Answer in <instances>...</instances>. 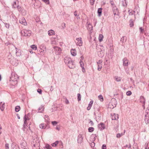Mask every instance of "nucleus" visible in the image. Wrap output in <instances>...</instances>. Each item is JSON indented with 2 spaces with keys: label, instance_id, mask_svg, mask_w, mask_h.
<instances>
[{
  "label": "nucleus",
  "instance_id": "nucleus-7",
  "mask_svg": "<svg viewBox=\"0 0 149 149\" xmlns=\"http://www.w3.org/2000/svg\"><path fill=\"white\" fill-rule=\"evenodd\" d=\"M111 118L112 120H117L118 118V115L115 113H111Z\"/></svg>",
  "mask_w": 149,
  "mask_h": 149
},
{
  "label": "nucleus",
  "instance_id": "nucleus-55",
  "mask_svg": "<svg viewBox=\"0 0 149 149\" xmlns=\"http://www.w3.org/2000/svg\"><path fill=\"white\" fill-rule=\"evenodd\" d=\"M52 124L53 125H55L57 124V123H58V122L56 121H52Z\"/></svg>",
  "mask_w": 149,
  "mask_h": 149
},
{
  "label": "nucleus",
  "instance_id": "nucleus-31",
  "mask_svg": "<svg viewBox=\"0 0 149 149\" xmlns=\"http://www.w3.org/2000/svg\"><path fill=\"white\" fill-rule=\"evenodd\" d=\"M129 15H134L135 11H133L132 9L129 10L128 11Z\"/></svg>",
  "mask_w": 149,
  "mask_h": 149
},
{
  "label": "nucleus",
  "instance_id": "nucleus-2",
  "mask_svg": "<svg viewBox=\"0 0 149 149\" xmlns=\"http://www.w3.org/2000/svg\"><path fill=\"white\" fill-rule=\"evenodd\" d=\"M18 77L17 74H15V73H12L11 74V77H10V81H13L14 82V84L17 83V81L18 80Z\"/></svg>",
  "mask_w": 149,
  "mask_h": 149
},
{
  "label": "nucleus",
  "instance_id": "nucleus-18",
  "mask_svg": "<svg viewBox=\"0 0 149 149\" xmlns=\"http://www.w3.org/2000/svg\"><path fill=\"white\" fill-rule=\"evenodd\" d=\"M89 142L90 144V146L91 147H92V143H93V134L89 138Z\"/></svg>",
  "mask_w": 149,
  "mask_h": 149
},
{
  "label": "nucleus",
  "instance_id": "nucleus-61",
  "mask_svg": "<svg viewBox=\"0 0 149 149\" xmlns=\"http://www.w3.org/2000/svg\"><path fill=\"white\" fill-rule=\"evenodd\" d=\"M90 3L91 5H93V0H90Z\"/></svg>",
  "mask_w": 149,
  "mask_h": 149
},
{
  "label": "nucleus",
  "instance_id": "nucleus-43",
  "mask_svg": "<svg viewBox=\"0 0 149 149\" xmlns=\"http://www.w3.org/2000/svg\"><path fill=\"white\" fill-rule=\"evenodd\" d=\"M11 149H19L18 148L17 146L12 145Z\"/></svg>",
  "mask_w": 149,
  "mask_h": 149
},
{
  "label": "nucleus",
  "instance_id": "nucleus-13",
  "mask_svg": "<svg viewBox=\"0 0 149 149\" xmlns=\"http://www.w3.org/2000/svg\"><path fill=\"white\" fill-rule=\"evenodd\" d=\"M87 29L90 31V33H92L93 32V26L90 23L88 24V25L87 26Z\"/></svg>",
  "mask_w": 149,
  "mask_h": 149
},
{
  "label": "nucleus",
  "instance_id": "nucleus-4",
  "mask_svg": "<svg viewBox=\"0 0 149 149\" xmlns=\"http://www.w3.org/2000/svg\"><path fill=\"white\" fill-rule=\"evenodd\" d=\"M10 62L13 65L17 66L18 64V60L14 58L12 60H10Z\"/></svg>",
  "mask_w": 149,
  "mask_h": 149
},
{
  "label": "nucleus",
  "instance_id": "nucleus-30",
  "mask_svg": "<svg viewBox=\"0 0 149 149\" xmlns=\"http://www.w3.org/2000/svg\"><path fill=\"white\" fill-rule=\"evenodd\" d=\"M98 56L100 57H102L104 56V53L103 51H101L98 53Z\"/></svg>",
  "mask_w": 149,
  "mask_h": 149
},
{
  "label": "nucleus",
  "instance_id": "nucleus-54",
  "mask_svg": "<svg viewBox=\"0 0 149 149\" xmlns=\"http://www.w3.org/2000/svg\"><path fill=\"white\" fill-rule=\"evenodd\" d=\"M37 92L40 94H42V90L39 88H38L37 89Z\"/></svg>",
  "mask_w": 149,
  "mask_h": 149
},
{
  "label": "nucleus",
  "instance_id": "nucleus-27",
  "mask_svg": "<svg viewBox=\"0 0 149 149\" xmlns=\"http://www.w3.org/2000/svg\"><path fill=\"white\" fill-rule=\"evenodd\" d=\"M93 101L92 100H91L90 101V103H89L88 105V107H87V110H89L91 108V107L92 104H93Z\"/></svg>",
  "mask_w": 149,
  "mask_h": 149
},
{
  "label": "nucleus",
  "instance_id": "nucleus-6",
  "mask_svg": "<svg viewBox=\"0 0 149 149\" xmlns=\"http://www.w3.org/2000/svg\"><path fill=\"white\" fill-rule=\"evenodd\" d=\"M67 65L70 68H74L75 67V64L72 60V61H70V62L68 63Z\"/></svg>",
  "mask_w": 149,
  "mask_h": 149
},
{
  "label": "nucleus",
  "instance_id": "nucleus-53",
  "mask_svg": "<svg viewBox=\"0 0 149 149\" xmlns=\"http://www.w3.org/2000/svg\"><path fill=\"white\" fill-rule=\"evenodd\" d=\"M102 60H99L97 62V65L100 64H102Z\"/></svg>",
  "mask_w": 149,
  "mask_h": 149
},
{
  "label": "nucleus",
  "instance_id": "nucleus-33",
  "mask_svg": "<svg viewBox=\"0 0 149 149\" xmlns=\"http://www.w3.org/2000/svg\"><path fill=\"white\" fill-rule=\"evenodd\" d=\"M114 79L116 81L119 82L121 81V78L120 77H118V76H115L114 77Z\"/></svg>",
  "mask_w": 149,
  "mask_h": 149
},
{
  "label": "nucleus",
  "instance_id": "nucleus-64",
  "mask_svg": "<svg viewBox=\"0 0 149 149\" xmlns=\"http://www.w3.org/2000/svg\"><path fill=\"white\" fill-rule=\"evenodd\" d=\"M65 103L66 104H68L69 103V101L67 99H66V100L65 101Z\"/></svg>",
  "mask_w": 149,
  "mask_h": 149
},
{
  "label": "nucleus",
  "instance_id": "nucleus-8",
  "mask_svg": "<svg viewBox=\"0 0 149 149\" xmlns=\"http://www.w3.org/2000/svg\"><path fill=\"white\" fill-rule=\"evenodd\" d=\"M98 127L99 129L100 130H102L105 128V126L104 124L103 123H100L98 124Z\"/></svg>",
  "mask_w": 149,
  "mask_h": 149
},
{
  "label": "nucleus",
  "instance_id": "nucleus-25",
  "mask_svg": "<svg viewBox=\"0 0 149 149\" xmlns=\"http://www.w3.org/2000/svg\"><path fill=\"white\" fill-rule=\"evenodd\" d=\"M13 7L15 8H17L18 9H19V8H20V6L17 5L16 1H14L13 2Z\"/></svg>",
  "mask_w": 149,
  "mask_h": 149
},
{
  "label": "nucleus",
  "instance_id": "nucleus-39",
  "mask_svg": "<svg viewBox=\"0 0 149 149\" xmlns=\"http://www.w3.org/2000/svg\"><path fill=\"white\" fill-rule=\"evenodd\" d=\"M90 36V38H89V40L90 42H92V37L93 36L92 35L91 33H89Z\"/></svg>",
  "mask_w": 149,
  "mask_h": 149
},
{
  "label": "nucleus",
  "instance_id": "nucleus-26",
  "mask_svg": "<svg viewBox=\"0 0 149 149\" xmlns=\"http://www.w3.org/2000/svg\"><path fill=\"white\" fill-rule=\"evenodd\" d=\"M7 58L8 59L9 61L10 62V60H12L14 58L13 56H12L10 53H9L7 56Z\"/></svg>",
  "mask_w": 149,
  "mask_h": 149
},
{
  "label": "nucleus",
  "instance_id": "nucleus-15",
  "mask_svg": "<svg viewBox=\"0 0 149 149\" xmlns=\"http://www.w3.org/2000/svg\"><path fill=\"white\" fill-rule=\"evenodd\" d=\"M64 61L65 64H67L70 61H72V59L70 57L66 56L64 58Z\"/></svg>",
  "mask_w": 149,
  "mask_h": 149
},
{
  "label": "nucleus",
  "instance_id": "nucleus-60",
  "mask_svg": "<svg viewBox=\"0 0 149 149\" xmlns=\"http://www.w3.org/2000/svg\"><path fill=\"white\" fill-rule=\"evenodd\" d=\"M43 51L44 52V51H45L46 52V47L45 46H44V47H43ZM41 52H42V50L41 49Z\"/></svg>",
  "mask_w": 149,
  "mask_h": 149
},
{
  "label": "nucleus",
  "instance_id": "nucleus-62",
  "mask_svg": "<svg viewBox=\"0 0 149 149\" xmlns=\"http://www.w3.org/2000/svg\"><path fill=\"white\" fill-rule=\"evenodd\" d=\"M74 15H75V17H77V18L78 19V15H77V11H75L74 12Z\"/></svg>",
  "mask_w": 149,
  "mask_h": 149
},
{
  "label": "nucleus",
  "instance_id": "nucleus-9",
  "mask_svg": "<svg viewBox=\"0 0 149 149\" xmlns=\"http://www.w3.org/2000/svg\"><path fill=\"white\" fill-rule=\"evenodd\" d=\"M19 22L21 24L24 25L26 26L27 25V23L26 22V20L24 17H22V18L20 19L19 20Z\"/></svg>",
  "mask_w": 149,
  "mask_h": 149
},
{
  "label": "nucleus",
  "instance_id": "nucleus-50",
  "mask_svg": "<svg viewBox=\"0 0 149 149\" xmlns=\"http://www.w3.org/2000/svg\"><path fill=\"white\" fill-rule=\"evenodd\" d=\"M88 131L89 132H92L93 131V127H90L88 129Z\"/></svg>",
  "mask_w": 149,
  "mask_h": 149
},
{
  "label": "nucleus",
  "instance_id": "nucleus-35",
  "mask_svg": "<svg viewBox=\"0 0 149 149\" xmlns=\"http://www.w3.org/2000/svg\"><path fill=\"white\" fill-rule=\"evenodd\" d=\"M103 38V36L102 34H100L99 36V40L100 42L102 41Z\"/></svg>",
  "mask_w": 149,
  "mask_h": 149
},
{
  "label": "nucleus",
  "instance_id": "nucleus-19",
  "mask_svg": "<svg viewBox=\"0 0 149 149\" xmlns=\"http://www.w3.org/2000/svg\"><path fill=\"white\" fill-rule=\"evenodd\" d=\"M5 107V103L2 102L0 103V109L2 111H3Z\"/></svg>",
  "mask_w": 149,
  "mask_h": 149
},
{
  "label": "nucleus",
  "instance_id": "nucleus-16",
  "mask_svg": "<svg viewBox=\"0 0 149 149\" xmlns=\"http://www.w3.org/2000/svg\"><path fill=\"white\" fill-rule=\"evenodd\" d=\"M21 147L22 149H26L28 147L26 143L24 141L21 143Z\"/></svg>",
  "mask_w": 149,
  "mask_h": 149
},
{
  "label": "nucleus",
  "instance_id": "nucleus-32",
  "mask_svg": "<svg viewBox=\"0 0 149 149\" xmlns=\"http://www.w3.org/2000/svg\"><path fill=\"white\" fill-rule=\"evenodd\" d=\"M126 41V38L125 37L123 36L120 39V41L123 43H125Z\"/></svg>",
  "mask_w": 149,
  "mask_h": 149
},
{
  "label": "nucleus",
  "instance_id": "nucleus-58",
  "mask_svg": "<svg viewBox=\"0 0 149 149\" xmlns=\"http://www.w3.org/2000/svg\"><path fill=\"white\" fill-rule=\"evenodd\" d=\"M139 30H140V32L141 33H143V31H144V29H143L142 28V27H140L139 28Z\"/></svg>",
  "mask_w": 149,
  "mask_h": 149
},
{
  "label": "nucleus",
  "instance_id": "nucleus-24",
  "mask_svg": "<svg viewBox=\"0 0 149 149\" xmlns=\"http://www.w3.org/2000/svg\"><path fill=\"white\" fill-rule=\"evenodd\" d=\"M44 107L43 106H41L38 109V112L40 113L44 111Z\"/></svg>",
  "mask_w": 149,
  "mask_h": 149
},
{
  "label": "nucleus",
  "instance_id": "nucleus-5",
  "mask_svg": "<svg viewBox=\"0 0 149 149\" xmlns=\"http://www.w3.org/2000/svg\"><path fill=\"white\" fill-rule=\"evenodd\" d=\"M54 48L56 54L58 55L60 54L61 52V49L60 48L57 47H54Z\"/></svg>",
  "mask_w": 149,
  "mask_h": 149
},
{
  "label": "nucleus",
  "instance_id": "nucleus-51",
  "mask_svg": "<svg viewBox=\"0 0 149 149\" xmlns=\"http://www.w3.org/2000/svg\"><path fill=\"white\" fill-rule=\"evenodd\" d=\"M5 26L6 27V28H7L8 29L9 28V27H10V24H9L7 23H5Z\"/></svg>",
  "mask_w": 149,
  "mask_h": 149
},
{
  "label": "nucleus",
  "instance_id": "nucleus-23",
  "mask_svg": "<svg viewBox=\"0 0 149 149\" xmlns=\"http://www.w3.org/2000/svg\"><path fill=\"white\" fill-rule=\"evenodd\" d=\"M70 52L71 54L73 56H75L77 54L76 51L75 49H72L71 50Z\"/></svg>",
  "mask_w": 149,
  "mask_h": 149
},
{
  "label": "nucleus",
  "instance_id": "nucleus-38",
  "mask_svg": "<svg viewBox=\"0 0 149 149\" xmlns=\"http://www.w3.org/2000/svg\"><path fill=\"white\" fill-rule=\"evenodd\" d=\"M20 106H17L15 108V111L16 112H18L20 110Z\"/></svg>",
  "mask_w": 149,
  "mask_h": 149
},
{
  "label": "nucleus",
  "instance_id": "nucleus-46",
  "mask_svg": "<svg viewBox=\"0 0 149 149\" xmlns=\"http://www.w3.org/2000/svg\"><path fill=\"white\" fill-rule=\"evenodd\" d=\"M40 127L42 129L45 128V126L44 123H42L40 125Z\"/></svg>",
  "mask_w": 149,
  "mask_h": 149
},
{
  "label": "nucleus",
  "instance_id": "nucleus-34",
  "mask_svg": "<svg viewBox=\"0 0 149 149\" xmlns=\"http://www.w3.org/2000/svg\"><path fill=\"white\" fill-rule=\"evenodd\" d=\"M97 13H98V15L99 16H100L101 15V14L102 13V8H98L97 10Z\"/></svg>",
  "mask_w": 149,
  "mask_h": 149
},
{
  "label": "nucleus",
  "instance_id": "nucleus-29",
  "mask_svg": "<svg viewBox=\"0 0 149 149\" xmlns=\"http://www.w3.org/2000/svg\"><path fill=\"white\" fill-rule=\"evenodd\" d=\"M145 101V99L143 96H141L140 97V101L141 102L143 103L144 104Z\"/></svg>",
  "mask_w": 149,
  "mask_h": 149
},
{
  "label": "nucleus",
  "instance_id": "nucleus-1",
  "mask_svg": "<svg viewBox=\"0 0 149 149\" xmlns=\"http://www.w3.org/2000/svg\"><path fill=\"white\" fill-rule=\"evenodd\" d=\"M117 104V102L116 100L114 99H112L111 102L109 104L108 107L110 109H113L116 106Z\"/></svg>",
  "mask_w": 149,
  "mask_h": 149
},
{
  "label": "nucleus",
  "instance_id": "nucleus-36",
  "mask_svg": "<svg viewBox=\"0 0 149 149\" xmlns=\"http://www.w3.org/2000/svg\"><path fill=\"white\" fill-rule=\"evenodd\" d=\"M125 132V130H124V132L123 133H118V134H117L116 135V137L117 138L120 137L121 136H122L124 134Z\"/></svg>",
  "mask_w": 149,
  "mask_h": 149
},
{
  "label": "nucleus",
  "instance_id": "nucleus-20",
  "mask_svg": "<svg viewBox=\"0 0 149 149\" xmlns=\"http://www.w3.org/2000/svg\"><path fill=\"white\" fill-rule=\"evenodd\" d=\"M103 49V47L102 46L99 45L98 46H97L96 47L97 51L98 52H99L101 51H102Z\"/></svg>",
  "mask_w": 149,
  "mask_h": 149
},
{
  "label": "nucleus",
  "instance_id": "nucleus-28",
  "mask_svg": "<svg viewBox=\"0 0 149 149\" xmlns=\"http://www.w3.org/2000/svg\"><path fill=\"white\" fill-rule=\"evenodd\" d=\"M48 34L49 36H51L54 35L55 34V32L52 30H51L48 31Z\"/></svg>",
  "mask_w": 149,
  "mask_h": 149
},
{
  "label": "nucleus",
  "instance_id": "nucleus-10",
  "mask_svg": "<svg viewBox=\"0 0 149 149\" xmlns=\"http://www.w3.org/2000/svg\"><path fill=\"white\" fill-rule=\"evenodd\" d=\"M144 120L146 124H148L149 123V114L148 113L145 114V116Z\"/></svg>",
  "mask_w": 149,
  "mask_h": 149
},
{
  "label": "nucleus",
  "instance_id": "nucleus-42",
  "mask_svg": "<svg viewBox=\"0 0 149 149\" xmlns=\"http://www.w3.org/2000/svg\"><path fill=\"white\" fill-rule=\"evenodd\" d=\"M45 147L47 149H51L52 148L51 146L48 144L46 145Z\"/></svg>",
  "mask_w": 149,
  "mask_h": 149
},
{
  "label": "nucleus",
  "instance_id": "nucleus-44",
  "mask_svg": "<svg viewBox=\"0 0 149 149\" xmlns=\"http://www.w3.org/2000/svg\"><path fill=\"white\" fill-rule=\"evenodd\" d=\"M130 27H132L133 26L134 24H133V22L132 21V19H131L130 20Z\"/></svg>",
  "mask_w": 149,
  "mask_h": 149
},
{
  "label": "nucleus",
  "instance_id": "nucleus-14",
  "mask_svg": "<svg viewBox=\"0 0 149 149\" xmlns=\"http://www.w3.org/2000/svg\"><path fill=\"white\" fill-rule=\"evenodd\" d=\"M24 124L23 126V130H24V131H26V121L27 120V118H26V115H25V116L24 117Z\"/></svg>",
  "mask_w": 149,
  "mask_h": 149
},
{
  "label": "nucleus",
  "instance_id": "nucleus-47",
  "mask_svg": "<svg viewBox=\"0 0 149 149\" xmlns=\"http://www.w3.org/2000/svg\"><path fill=\"white\" fill-rule=\"evenodd\" d=\"M82 140L83 138L81 137H79L78 139V143H81V141H82Z\"/></svg>",
  "mask_w": 149,
  "mask_h": 149
},
{
  "label": "nucleus",
  "instance_id": "nucleus-48",
  "mask_svg": "<svg viewBox=\"0 0 149 149\" xmlns=\"http://www.w3.org/2000/svg\"><path fill=\"white\" fill-rule=\"evenodd\" d=\"M126 95L128 96L132 94V92L130 91H127L126 92Z\"/></svg>",
  "mask_w": 149,
  "mask_h": 149
},
{
  "label": "nucleus",
  "instance_id": "nucleus-3",
  "mask_svg": "<svg viewBox=\"0 0 149 149\" xmlns=\"http://www.w3.org/2000/svg\"><path fill=\"white\" fill-rule=\"evenodd\" d=\"M31 32L30 30L23 29L21 31L22 35L25 36H30L31 35Z\"/></svg>",
  "mask_w": 149,
  "mask_h": 149
},
{
  "label": "nucleus",
  "instance_id": "nucleus-59",
  "mask_svg": "<svg viewBox=\"0 0 149 149\" xmlns=\"http://www.w3.org/2000/svg\"><path fill=\"white\" fill-rule=\"evenodd\" d=\"M102 149H106V146L105 145H103L102 147Z\"/></svg>",
  "mask_w": 149,
  "mask_h": 149
},
{
  "label": "nucleus",
  "instance_id": "nucleus-63",
  "mask_svg": "<svg viewBox=\"0 0 149 149\" xmlns=\"http://www.w3.org/2000/svg\"><path fill=\"white\" fill-rule=\"evenodd\" d=\"M125 147H128L129 148H130L131 147V146L130 144H129V145H127L126 146H125Z\"/></svg>",
  "mask_w": 149,
  "mask_h": 149
},
{
  "label": "nucleus",
  "instance_id": "nucleus-12",
  "mask_svg": "<svg viewBox=\"0 0 149 149\" xmlns=\"http://www.w3.org/2000/svg\"><path fill=\"white\" fill-rule=\"evenodd\" d=\"M76 40L77 41V45H79L80 46L82 45V42L81 40V38H77Z\"/></svg>",
  "mask_w": 149,
  "mask_h": 149
},
{
  "label": "nucleus",
  "instance_id": "nucleus-57",
  "mask_svg": "<svg viewBox=\"0 0 149 149\" xmlns=\"http://www.w3.org/2000/svg\"><path fill=\"white\" fill-rule=\"evenodd\" d=\"M110 2L111 6H113L114 5V3L113 0H110Z\"/></svg>",
  "mask_w": 149,
  "mask_h": 149
},
{
  "label": "nucleus",
  "instance_id": "nucleus-22",
  "mask_svg": "<svg viewBox=\"0 0 149 149\" xmlns=\"http://www.w3.org/2000/svg\"><path fill=\"white\" fill-rule=\"evenodd\" d=\"M113 13L114 15H119L118 11L117 8H113Z\"/></svg>",
  "mask_w": 149,
  "mask_h": 149
},
{
  "label": "nucleus",
  "instance_id": "nucleus-17",
  "mask_svg": "<svg viewBox=\"0 0 149 149\" xmlns=\"http://www.w3.org/2000/svg\"><path fill=\"white\" fill-rule=\"evenodd\" d=\"M15 47L16 49V54L17 56H20L21 55V52L20 50L19 49L17 48L16 47Z\"/></svg>",
  "mask_w": 149,
  "mask_h": 149
},
{
  "label": "nucleus",
  "instance_id": "nucleus-37",
  "mask_svg": "<svg viewBox=\"0 0 149 149\" xmlns=\"http://www.w3.org/2000/svg\"><path fill=\"white\" fill-rule=\"evenodd\" d=\"M31 47L34 50H36L37 49V46L35 45H31Z\"/></svg>",
  "mask_w": 149,
  "mask_h": 149
},
{
  "label": "nucleus",
  "instance_id": "nucleus-45",
  "mask_svg": "<svg viewBox=\"0 0 149 149\" xmlns=\"http://www.w3.org/2000/svg\"><path fill=\"white\" fill-rule=\"evenodd\" d=\"M98 65L97 70L99 71H100L102 68V64H100Z\"/></svg>",
  "mask_w": 149,
  "mask_h": 149
},
{
  "label": "nucleus",
  "instance_id": "nucleus-11",
  "mask_svg": "<svg viewBox=\"0 0 149 149\" xmlns=\"http://www.w3.org/2000/svg\"><path fill=\"white\" fill-rule=\"evenodd\" d=\"M123 65L124 66H126L128 65V61L126 58H125L123 60Z\"/></svg>",
  "mask_w": 149,
  "mask_h": 149
},
{
  "label": "nucleus",
  "instance_id": "nucleus-56",
  "mask_svg": "<svg viewBox=\"0 0 149 149\" xmlns=\"http://www.w3.org/2000/svg\"><path fill=\"white\" fill-rule=\"evenodd\" d=\"M5 148L6 149H9V144L8 143H6L5 145Z\"/></svg>",
  "mask_w": 149,
  "mask_h": 149
},
{
  "label": "nucleus",
  "instance_id": "nucleus-41",
  "mask_svg": "<svg viewBox=\"0 0 149 149\" xmlns=\"http://www.w3.org/2000/svg\"><path fill=\"white\" fill-rule=\"evenodd\" d=\"M81 95L80 94L78 93L77 94V99H78V101H79L80 100H81Z\"/></svg>",
  "mask_w": 149,
  "mask_h": 149
},
{
  "label": "nucleus",
  "instance_id": "nucleus-52",
  "mask_svg": "<svg viewBox=\"0 0 149 149\" xmlns=\"http://www.w3.org/2000/svg\"><path fill=\"white\" fill-rule=\"evenodd\" d=\"M42 1L47 4H49V0H42Z\"/></svg>",
  "mask_w": 149,
  "mask_h": 149
},
{
  "label": "nucleus",
  "instance_id": "nucleus-21",
  "mask_svg": "<svg viewBox=\"0 0 149 149\" xmlns=\"http://www.w3.org/2000/svg\"><path fill=\"white\" fill-rule=\"evenodd\" d=\"M79 63L80 64V65L82 69V71L83 72H85V70L84 68V64L83 62L82 61H80Z\"/></svg>",
  "mask_w": 149,
  "mask_h": 149
},
{
  "label": "nucleus",
  "instance_id": "nucleus-40",
  "mask_svg": "<svg viewBox=\"0 0 149 149\" xmlns=\"http://www.w3.org/2000/svg\"><path fill=\"white\" fill-rule=\"evenodd\" d=\"M99 99L101 101H103V99L102 96V95H100L98 96Z\"/></svg>",
  "mask_w": 149,
  "mask_h": 149
},
{
  "label": "nucleus",
  "instance_id": "nucleus-49",
  "mask_svg": "<svg viewBox=\"0 0 149 149\" xmlns=\"http://www.w3.org/2000/svg\"><path fill=\"white\" fill-rule=\"evenodd\" d=\"M58 143V141H57L55 142V143H53L52 144V146H53L55 147L56 146L57 144Z\"/></svg>",
  "mask_w": 149,
  "mask_h": 149
}]
</instances>
